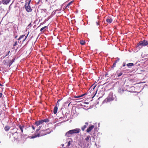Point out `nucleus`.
Segmentation results:
<instances>
[{"label":"nucleus","instance_id":"cd10ccee","mask_svg":"<svg viewBox=\"0 0 148 148\" xmlns=\"http://www.w3.org/2000/svg\"><path fill=\"white\" fill-rule=\"evenodd\" d=\"M40 128H41V126H40L36 130V133H37L38 132V131H39V130H40Z\"/></svg>","mask_w":148,"mask_h":148},{"label":"nucleus","instance_id":"4468645a","mask_svg":"<svg viewBox=\"0 0 148 148\" xmlns=\"http://www.w3.org/2000/svg\"><path fill=\"white\" fill-rule=\"evenodd\" d=\"M88 125V123H86L85 125H84L83 127H82V129L83 131H84V129L87 127V126Z\"/></svg>","mask_w":148,"mask_h":148},{"label":"nucleus","instance_id":"39448f33","mask_svg":"<svg viewBox=\"0 0 148 148\" xmlns=\"http://www.w3.org/2000/svg\"><path fill=\"white\" fill-rule=\"evenodd\" d=\"M74 133V130H71L67 132L65 134V136L67 137H70Z\"/></svg>","mask_w":148,"mask_h":148},{"label":"nucleus","instance_id":"58836bf2","mask_svg":"<svg viewBox=\"0 0 148 148\" xmlns=\"http://www.w3.org/2000/svg\"><path fill=\"white\" fill-rule=\"evenodd\" d=\"M71 102H70V103H69V104L68 105V106H70V104H71Z\"/></svg>","mask_w":148,"mask_h":148},{"label":"nucleus","instance_id":"2eb2a0df","mask_svg":"<svg viewBox=\"0 0 148 148\" xmlns=\"http://www.w3.org/2000/svg\"><path fill=\"white\" fill-rule=\"evenodd\" d=\"M42 121H43L42 123H43L44 122L45 123H48L49 122V120L48 119H45L43 120H41Z\"/></svg>","mask_w":148,"mask_h":148},{"label":"nucleus","instance_id":"f257e3e1","mask_svg":"<svg viewBox=\"0 0 148 148\" xmlns=\"http://www.w3.org/2000/svg\"><path fill=\"white\" fill-rule=\"evenodd\" d=\"M47 130H41L39 133L37 135L34 136H33L31 137L32 138H34L37 137H39L40 136H42L45 135L47 134Z\"/></svg>","mask_w":148,"mask_h":148},{"label":"nucleus","instance_id":"37998d69","mask_svg":"<svg viewBox=\"0 0 148 148\" xmlns=\"http://www.w3.org/2000/svg\"><path fill=\"white\" fill-rule=\"evenodd\" d=\"M48 0H46V1H48Z\"/></svg>","mask_w":148,"mask_h":148},{"label":"nucleus","instance_id":"7ed1b4c3","mask_svg":"<svg viewBox=\"0 0 148 148\" xmlns=\"http://www.w3.org/2000/svg\"><path fill=\"white\" fill-rule=\"evenodd\" d=\"M8 138L10 141L12 142H14L15 141L13 133L10 132L8 134Z\"/></svg>","mask_w":148,"mask_h":148},{"label":"nucleus","instance_id":"2f4dec72","mask_svg":"<svg viewBox=\"0 0 148 148\" xmlns=\"http://www.w3.org/2000/svg\"><path fill=\"white\" fill-rule=\"evenodd\" d=\"M71 141H69L67 145L68 146H70L71 144Z\"/></svg>","mask_w":148,"mask_h":148},{"label":"nucleus","instance_id":"412c9836","mask_svg":"<svg viewBox=\"0 0 148 148\" xmlns=\"http://www.w3.org/2000/svg\"><path fill=\"white\" fill-rule=\"evenodd\" d=\"M73 1H71L69 3H68L66 6V7L69 8L70 6V5L73 3Z\"/></svg>","mask_w":148,"mask_h":148},{"label":"nucleus","instance_id":"5701e85b","mask_svg":"<svg viewBox=\"0 0 148 148\" xmlns=\"http://www.w3.org/2000/svg\"><path fill=\"white\" fill-rule=\"evenodd\" d=\"M14 60H15V59H13L12 60H10V66L14 62Z\"/></svg>","mask_w":148,"mask_h":148},{"label":"nucleus","instance_id":"c85d7f7f","mask_svg":"<svg viewBox=\"0 0 148 148\" xmlns=\"http://www.w3.org/2000/svg\"><path fill=\"white\" fill-rule=\"evenodd\" d=\"M84 95V94L83 95H79V96H75L74 97H75V98H78V97H82Z\"/></svg>","mask_w":148,"mask_h":148},{"label":"nucleus","instance_id":"72a5a7b5","mask_svg":"<svg viewBox=\"0 0 148 148\" xmlns=\"http://www.w3.org/2000/svg\"><path fill=\"white\" fill-rule=\"evenodd\" d=\"M2 93L0 92V98H1L2 97Z\"/></svg>","mask_w":148,"mask_h":148},{"label":"nucleus","instance_id":"c756f323","mask_svg":"<svg viewBox=\"0 0 148 148\" xmlns=\"http://www.w3.org/2000/svg\"><path fill=\"white\" fill-rule=\"evenodd\" d=\"M28 34L27 35V36H25V38L23 40V42L27 38L28 36Z\"/></svg>","mask_w":148,"mask_h":148},{"label":"nucleus","instance_id":"7c9ffc66","mask_svg":"<svg viewBox=\"0 0 148 148\" xmlns=\"http://www.w3.org/2000/svg\"><path fill=\"white\" fill-rule=\"evenodd\" d=\"M18 43L17 41H16L13 45V46L14 47L16 46L17 45Z\"/></svg>","mask_w":148,"mask_h":148},{"label":"nucleus","instance_id":"f3484780","mask_svg":"<svg viewBox=\"0 0 148 148\" xmlns=\"http://www.w3.org/2000/svg\"><path fill=\"white\" fill-rule=\"evenodd\" d=\"M106 21L108 23H110L112 22V18H107L106 19Z\"/></svg>","mask_w":148,"mask_h":148},{"label":"nucleus","instance_id":"6e6552de","mask_svg":"<svg viewBox=\"0 0 148 148\" xmlns=\"http://www.w3.org/2000/svg\"><path fill=\"white\" fill-rule=\"evenodd\" d=\"M43 121H42V120L38 121H36L35 123H34V124L35 125L37 126H38L40 124H42L43 123H42Z\"/></svg>","mask_w":148,"mask_h":148},{"label":"nucleus","instance_id":"c9c22d12","mask_svg":"<svg viewBox=\"0 0 148 148\" xmlns=\"http://www.w3.org/2000/svg\"><path fill=\"white\" fill-rule=\"evenodd\" d=\"M32 128L33 129V130H35V127H34V126H33V125L32 126Z\"/></svg>","mask_w":148,"mask_h":148},{"label":"nucleus","instance_id":"9b49d317","mask_svg":"<svg viewBox=\"0 0 148 148\" xmlns=\"http://www.w3.org/2000/svg\"><path fill=\"white\" fill-rule=\"evenodd\" d=\"M58 109V107L56 105L54 108L53 109V112L54 114H56Z\"/></svg>","mask_w":148,"mask_h":148},{"label":"nucleus","instance_id":"4be33fe9","mask_svg":"<svg viewBox=\"0 0 148 148\" xmlns=\"http://www.w3.org/2000/svg\"><path fill=\"white\" fill-rule=\"evenodd\" d=\"M25 36V35H23L21 36H20L19 38L18 39V40H20L21 39H22V38H23Z\"/></svg>","mask_w":148,"mask_h":148},{"label":"nucleus","instance_id":"ddd939ff","mask_svg":"<svg viewBox=\"0 0 148 148\" xmlns=\"http://www.w3.org/2000/svg\"><path fill=\"white\" fill-rule=\"evenodd\" d=\"M85 140H86V142H89V140L90 141H91V138L90 137V136H87L86 138L85 139Z\"/></svg>","mask_w":148,"mask_h":148},{"label":"nucleus","instance_id":"f03ea898","mask_svg":"<svg viewBox=\"0 0 148 148\" xmlns=\"http://www.w3.org/2000/svg\"><path fill=\"white\" fill-rule=\"evenodd\" d=\"M113 100V95L112 93H110L107 98L105 100V102H110Z\"/></svg>","mask_w":148,"mask_h":148},{"label":"nucleus","instance_id":"dca6fc26","mask_svg":"<svg viewBox=\"0 0 148 148\" xmlns=\"http://www.w3.org/2000/svg\"><path fill=\"white\" fill-rule=\"evenodd\" d=\"M10 128V127L8 125H6L4 127V130L5 131H8Z\"/></svg>","mask_w":148,"mask_h":148},{"label":"nucleus","instance_id":"a211bd4d","mask_svg":"<svg viewBox=\"0 0 148 148\" xmlns=\"http://www.w3.org/2000/svg\"><path fill=\"white\" fill-rule=\"evenodd\" d=\"M80 131V129H79L76 128L75 129V133H79Z\"/></svg>","mask_w":148,"mask_h":148},{"label":"nucleus","instance_id":"473e14b6","mask_svg":"<svg viewBox=\"0 0 148 148\" xmlns=\"http://www.w3.org/2000/svg\"><path fill=\"white\" fill-rule=\"evenodd\" d=\"M116 65V63H114L113 64V65H112V68H114V67Z\"/></svg>","mask_w":148,"mask_h":148},{"label":"nucleus","instance_id":"0eeeda50","mask_svg":"<svg viewBox=\"0 0 148 148\" xmlns=\"http://www.w3.org/2000/svg\"><path fill=\"white\" fill-rule=\"evenodd\" d=\"M13 134L15 140H18L19 139V134L17 131L13 133Z\"/></svg>","mask_w":148,"mask_h":148},{"label":"nucleus","instance_id":"c03bdc74","mask_svg":"<svg viewBox=\"0 0 148 148\" xmlns=\"http://www.w3.org/2000/svg\"><path fill=\"white\" fill-rule=\"evenodd\" d=\"M26 0V1H27L28 0Z\"/></svg>","mask_w":148,"mask_h":148},{"label":"nucleus","instance_id":"f8f14e48","mask_svg":"<svg viewBox=\"0 0 148 148\" xmlns=\"http://www.w3.org/2000/svg\"><path fill=\"white\" fill-rule=\"evenodd\" d=\"M3 4H7L9 3L10 0H1Z\"/></svg>","mask_w":148,"mask_h":148},{"label":"nucleus","instance_id":"bb28decb","mask_svg":"<svg viewBox=\"0 0 148 148\" xmlns=\"http://www.w3.org/2000/svg\"><path fill=\"white\" fill-rule=\"evenodd\" d=\"M85 42L84 40H81L80 42V43L81 45H84L85 43Z\"/></svg>","mask_w":148,"mask_h":148},{"label":"nucleus","instance_id":"20e7f679","mask_svg":"<svg viewBox=\"0 0 148 148\" xmlns=\"http://www.w3.org/2000/svg\"><path fill=\"white\" fill-rule=\"evenodd\" d=\"M148 45V42L146 40H144L139 42L138 43L137 46H146Z\"/></svg>","mask_w":148,"mask_h":148},{"label":"nucleus","instance_id":"aec40b11","mask_svg":"<svg viewBox=\"0 0 148 148\" xmlns=\"http://www.w3.org/2000/svg\"><path fill=\"white\" fill-rule=\"evenodd\" d=\"M31 1V0H29L28 2L27 3H25V5H27L30 6V3Z\"/></svg>","mask_w":148,"mask_h":148},{"label":"nucleus","instance_id":"1a4fd4ad","mask_svg":"<svg viewBox=\"0 0 148 148\" xmlns=\"http://www.w3.org/2000/svg\"><path fill=\"white\" fill-rule=\"evenodd\" d=\"M94 127V126L93 125H91V126H90L88 128L87 130L86 131L88 132H90L93 128Z\"/></svg>","mask_w":148,"mask_h":148},{"label":"nucleus","instance_id":"a19ab883","mask_svg":"<svg viewBox=\"0 0 148 148\" xmlns=\"http://www.w3.org/2000/svg\"><path fill=\"white\" fill-rule=\"evenodd\" d=\"M0 86H3V85L2 84H1L0 83Z\"/></svg>","mask_w":148,"mask_h":148},{"label":"nucleus","instance_id":"6ab92c4d","mask_svg":"<svg viewBox=\"0 0 148 148\" xmlns=\"http://www.w3.org/2000/svg\"><path fill=\"white\" fill-rule=\"evenodd\" d=\"M134 64L133 63H129L127 64V66H134Z\"/></svg>","mask_w":148,"mask_h":148},{"label":"nucleus","instance_id":"b1692460","mask_svg":"<svg viewBox=\"0 0 148 148\" xmlns=\"http://www.w3.org/2000/svg\"><path fill=\"white\" fill-rule=\"evenodd\" d=\"M46 28H47V27L46 26L42 27L40 29V31L42 32L43 30L44 29H45Z\"/></svg>","mask_w":148,"mask_h":148},{"label":"nucleus","instance_id":"393cba45","mask_svg":"<svg viewBox=\"0 0 148 148\" xmlns=\"http://www.w3.org/2000/svg\"><path fill=\"white\" fill-rule=\"evenodd\" d=\"M123 74L122 72L121 71L119 73L117 74L118 77H119Z\"/></svg>","mask_w":148,"mask_h":148},{"label":"nucleus","instance_id":"9d476101","mask_svg":"<svg viewBox=\"0 0 148 148\" xmlns=\"http://www.w3.org/2000/svg\"><path fill=\"white\" fill-rule=\"evenodd\" d=\"M18 126L19 128V129H20L21 132L22 133V134H23V129L24 128V126L23 125H18Z\"/></svg>","mask_w":148,"mask_h":148},{"label":"nucleus","instance_id":"a878e982","mask_svg":"<svg viewBox=\"0 0 148 148\" xmlns=\"http://www.w3.org/2000/svg\"><path fill=\"white\" fill-rule=\"evenodd\" d=\"M10 51H8V52L6 54V55L3 57V58H5V57H6L7 56H8L9 54L10 53Z\"/></svg>","mask_w":148,"mask_h":148},{"label":"nucleus","instance_id":"ea45409f","mask_svg":"<svg viewBox=\"0 0 148 148\" xmlns=\"http://www.w3.org/2000/svg\"><path fill=\"white\" fill-rule=\"evenodd\" d=\"M96 23L97 25H99L98 23L97 22Z\"/></svg>","mask_w":148,"mask_h":148},{"label":"nucleus","instance_id":"e433bc0d","mask_svg":"<svg viewBox=\"0 0 148 148\" xmlns=\"http://www.w3.org/2000/svg\"><path fill=\"white\" fill-rule=\"evenodd\" d=\"M60 101V100H59L58 101H57V104H58V105H59V102Z\"/></svg>","mask_w":148,"mask_h":148},{"label":"nucleus","instance_id":"4c0bfd02","mask_svg":"<svg viewBox=\"0 0 148 148\" xmlns=\"http://www.w3.org/2000/svg\"><path fill=\"white\" fill-rule=\"evenodd\" d=\"M125 63H123V66H125Z\"/></svg>","mask_w":148,"mask_h":148},{"label":"nucleus","instance_id":"79ce46f5","mask_svg":"<svg viewBox=\"0 0 148 148\" xmlns=\"http://www.w3.org/2000/svg\"><path fill=\"white\" fill-rule=\"evenodd\" d=\"M18 36H16L15 37V38H16Z\"/></svg>","mask_w":148,"mask_h":148},{"label":"nucleus","instance_id":"423d86ee","mask_svg":"<svg viewBox=\"0 0 148 148\" xmlns=\"http://www.w3.org/2000/svg\"><path fill=\"white\" fill-rule=\"evenodd\" d=\"M25 7L26 11L28 12H32V9L30 6L27 5H25Z\"/></svg>","mask_w":148,"mask_h":148},{"label":"nucleus","instance_id":"f704fd0d","mask_svg":"<svg viewBox=\"0 0 148 148\" xmlns=\"http://www.w3.org/2000/svg\"><path fill=\"white\" fill-rule=\"evenodd\" d=\"M119 59L118 60H116L115 61V62L114 63H116H116L117 62L119 61Z\"/></svg>","mask_w":148,"mask_h":148}]
</instances>
